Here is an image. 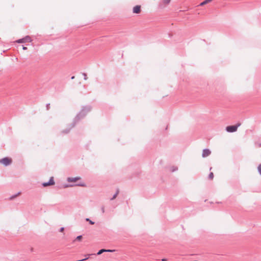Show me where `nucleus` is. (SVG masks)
Masks as SVG:
<instances>
[{
  "label": "nucleus",
  "mask_w": 261,
  "mask_h": 261,
  "mask_svg": "<svg viewBox=\"0 0 261 261\" xmlns=\"http://www.w3.org/2000/svg\"><path fill=\"white\" fill-rule=\"evenodd\" d=\"M91 110V108L90 106L83 107L82 110L75 117V121H79L80 119H83Z\"/></svg>",
  "instance_id": "f257e3e1"
},
{
  "label": "nucleus",
  "mask_w": 261,
  "mask_h": 261,
  "mask_svg": "<svg viewBox=\"0 0 261 261\" xmlns=\"http://www.w3.org/2000/svg\"><path fill=\"white\" fill-rule=\"evenodd\" d=\"M240 125V124H238L236 125L228 126L226 127V130L229 133H233L237 130L238 126Z\"/></svg>",
  "instance_id": "f03ea898"
},
{
  "label": "nucleus",
  "mask_w": 261,
  "mask_h": 261,
  "mask_svg": "<svg viewBox=\"0 0 261 261\" xmlns=\"http://www.w3.org/2000/svg\"><path fill=\"white\" fill-rule=\"evenodd\" d=\"M32 41V39L29 36H27L25 37L18 39L16 41L17 43H22L25 42H31Z\"/></svg>",
  "instance_id": "7ed1b4c3"
},
{
  "label": "nucleus",
  "mask_w": 261,
  "mask_h": 261,
  "mask_svg": "<svg viewBox=\"0 0 261 261\" xmlns=\"http://www.w3.org/2000/svg\"><path fill=\"white\" fill-rule=\"evenodd\" d=\"M11 163V159L7 157L0 160V163L3 164L5 166L10 165Z\"/></svg>",
  "instance_id": "20e7f679"
},
{
  "label": "nucleus",
  "mask_w": 261,
  "mask_h": 261,
  "mask_svg": "<svg viewBox=\"0 0 261 261\" xmlns=\"http://www.w3.org/2000/svg\"><path fill=\"white\" fill-rule=\"evenodd\" d=\"M55 184V181L54 180V177H51L48 182H45L42 184V186L44 187L54 185Z\"/></svg>",
  "instance_id": "39448f33"
},
{
  "label": "nucleus",
  "mask_w": 261,
  "mask_h": 261,
  "mask_svg": "<svg viewBox=\"0 0 261 261\" xmlns=\"http://www.w3.org/2000/svg\"><path fill=\"white\" fill-rule=\"evenodd\" d=\"M211 151L208 149H204L203 150L202 156L203 158H205L210 155Z\"/></svg>",
  "instance_id": "423d86ee"
},
{
  "label": "nucleus",
  "mask_w": 261,
  "mask_h": 261,
  "mask_svg": "<svg viewBox=\"0 0 261 261\" xmlns=\"http://www.w3.org/2000/svg\"><path fill=\"white\" fill-rule=\"evenodd\" d=\"M81 179L80 177H68L67 178V181L68 182H76L77 180Z\"/></svg>",
  "instance_id": "0eeeda50"
},
{
  "label": "nucleus",
  "mask_w": 261,
  "mask_h": 261,
  "mask_svg": "<svg viewBox=\"0 0 261 261\" xmlns=\"http://www.w3.org/2000/svg\"><path fill=\"white\" fill-rule=\"evenodd\" d=\"M140 6L139 5L136 6L133 8V13H139L140 12Z\"/></svg>",
  "instance_id": "6e6552de"
},
{
  "label": "nucleus",
  "mask_w": 261,
  "mask_h": 261,
  "mask_svg": "<svg viewBox=\"0 0 261 261\" xmlns=\"http://www.w3.org/2000/svg\"><path fill=\"white\" fill-rule=\"evenodd\" d=\"M74 186H78L81 187H85V184L84 183H79L75 185H66L65 186V188L69 187H73Z\"/></svg>",
  "instance_id": "1a4fd4ad"
},
{
  "label": "nucleus",
  "mask_w": 261,
  "mask_h": 261,
  "mask_svg": "<svg viewBox=\"0 0 261 261\" xmlns=\"http://www.w3.org/2000/svg\"><path fill=\"white\" fill-rule=\"evenodd\" d=\"M170 2V0H163L162 2V4L164 6L168 5Z\"/></svg>",
  "instance_id": "9d476101"
},
{
  "label": "nucleus",
  "mask_w": 261,
  "mask_h": 261,
  "mask_svg": "<svg viewBox=\"0 0 261 261\" xmlns=\"http://www.w3.org/2000/svg\"><path fill=\"white\" fill-rule=\"evenodd\" d=\"M106 249H101L97 253V255H100L101 254V253H103V252H106Z\"/></svg>",
  "instance_id": "9b49d317"
},
{
  "label": "nucleus",
  "mask_w": 261,
  "mask_h": 261,
  "mask_svg": "<svg viewBox=\"0 0 261 261\" xmlns=\"http://www.w3.org/2000/svg\"><path fill=\"white\" fill-rule=\"evenodd\" d=\"M119 193V191L117 190L116 193L113 195V197L111 199L112 200L115 199Z\"/></svg>",
  "instance_id": "f8f14e48"
},
{
  "label": "nucleus",
  "mask_w": 261,
  "mask_h": 261,
  "mask_svg": "<svg viewBox=\"0 0 261 261\" xmlns=\"http://www.w3.org/2000/svg\"><path fill=\"white\" fill-rule=\"evenodd\" d=\"M82 239V236H77L76 239L74 240V241H80Z\"/></svg>",
  "instance_id": "ddd939ff"
},
{
  "label": "nucleus",
  "mask_w": 261,
  "mask_h": 261,
  "mask_svg": "<svg viewBox=\"0 0 261 261\" xmlns=\"http://www.w3.org/2000/svg\"><path fill=\"white\" fill-rule=\"evenodd\" d=\"M177 169H178V168H177V167H174V166H173V167H172L171 168V171L172 172H174V171H177Z\"/></svg>",
  "instance_id": "4468645a"
},
{
  "label": "nucleus",
  "mask_w": 261,
  "mask_h": 261,
  "mask_svg": "<svg viewBox=\"0 0 261 261\" xmlns=\"http://www.w3.org/2000/svg\"><path fill=\"white\" fill-rule=\"evenodd\" d=\"M86 221L89 222V223H90V224L93 225V224H94V222H93L92 221H91V220L90 219H89V218H86Z\"/></svg>",
  "instance_id": "2eb2a0df"
},
{
  "label": "nucleus",
  "mask_w": 261,
  "mask_h": 261,
  "mask_svg": "<svg viewBox=\"0 0 261 261\" xmlns=\"http://www.w3.org/2000/svg\"><path fill=\"white\" fill-rule=\"evenodd\" d=\"M257 169L259 174L261 175V164L259 165Z\"/></svg>",
  "instance_id": "dca6fc26"
},
{
  "label": "nucleus",
  "mask_w": 261,
  "mask_h": 261,
  "mask_svg": "<svg viewBox=\"0 0 261 261\" xmlns=\"http://www.w3.org/2000/svg\"><path fill=\"white\" fill-rule=\"evenodd\" d=\"M214 177V174L213 172H211L209 174V178L212 179Z\"/></svg>",
  "instance_id": "f3484780"
},
{
  "label": "nucleus",
  "mask_w": 261,
  "mask_h": 261,
  "mask_svg": "<svg viewBox=\"0 0 261 261\" xmlns=\"http://www.w3.org/2000/svg\"><path fill=\"white\" fill-rule=\"evenodd\" d=\"M83 75L84 76V79L85 80H87V74L85 73H83Z\"/></svg>",
  "instance_id": "a211bd4d"
},
{
  "label": "nucleus",
  "mask_w": 261,
  "mask_h": 261,
  "mask_svg": "<svg viewBox=\"0 0 261 261\" xmlns=\"http://www.w3.org/2000/svg\"><path fill=\"white\" fill-rule=\"evenodd\" d=\"M106 252H114L115 250H110V249H108V250L106 249Z\"/></svg>",
  "instance_id": "6ab92c4d"
},
{
  "label": "nucleus",
  "mask_w": 261,
  "mask_h": 261,
  "mask_svg": "<svg viewBox=\"0 0 261 261\" xmlns=\"http://www.w3.org/2000/svg\"><path fill=\"white\" fill-rule=\"evenodd\" d=\"M64 230V227H61L60 229V232H63Z\"/></svg>",
  "instance_id": "aec40b11"
},
{
  "label": "nucleus",
  "mask_w": 261,
  "mask_h": 261,
  "mask_svg": "<svg viewBox=\"0 0 261 261\" xmlns=\"http://www.w3.org/2000/svg\"><path fill=\"white\" fill-rule=\"evenodd\" d=\"M69 132V130H64L63 131V132L65 133H68Z\"/></svg>",
  "instance_id": "412c9836"
},
{
  "label": "nucleus",
  "mask_w": 261,
  "mask_h": 261,
  "mask_svg": "<svg viewBox=\"0 0 261 261\" xmlns=\"http://www.w3.org/2000/svg\"><path fill=\"white\" fill-rule=\"evenodd\" d=\"M101 211L103 213H105V207L103 206L101 207Z\"/></svg>",
  "instance_id": "4be33fe9"
},
{
  "label": "nucleus",
  "mask_w": 261,
  "mask_h": 261,
  "mask_svg": "<svg viewBox=\"0 0 261 261\" xmlns=\"http://www.w3.org/2000/svg\"><path fill=\"white\" fill-rule=\"evenodd\" d=\"M87 259H88V258H84V259H81V260H79L77 261H84V260H86Z\"/></svg>",
  "instance_id": "5701e85b"
},
{
  "label": "nucleus",
  "mask_w": 261,
  "mask_h": 261,
  "mask_svg": "<svg viewBox=\"0 0 261 261\" xmlns=\"http://www.w3.org/2000/svg\"><path fill=\"white\" fill-rule=\"evenodd\" d=\"M22 49L23 50H26L27 49V48L26 47H25V46H23Z\"/></svg>",
  "instance_id": "b1692460"
},
{
  "label": "nucleus",
  "mask_w": 261,
  "mask_h": 261,
  "mask_svg": "<svg viewBox=\"0 0 261 261\" xmlns=\"http://www.w3.org/2000/svg\"><path fill=\"white\" fill-rule=\"evenodd\" d=\"M162 261H166L167 259L166 258H163L162 259Z\"/></svg>",
  "instance_id": "393cba45"
},
{
  "label": "nucleus",
  "mask_w": 261,
  "mask_h": 261,
  "mask_svg": "<svg viewBox=\"0 0 261 261\" xmlns=\"http://www.w3.org/2000/svg\"><path fill=\"white\" fill-rule=\"evenodd\" d=\"M49 104L47 105V106H46L47 110L49 109Z\"/></svg>",
  "instance_id": "a878e982"
},
{
  "label": "nucleus",
  "mask_w": 261,
  "mask_h": 261,
  "mask_svg": "<svg viewBox=\"0 0 261 261\" xmlns=\"http://www.w3.org/2000/svg\"><path fill=\"white\" fill-rule=\"evenodd\" d=\"M20 194V192H19V193H18L16 195L14 196V197H15L17 195H19V194Z\"/></svg>",
  "instance_id": "bb28decb"
},
{
  "label": "nucleus",
  "mask_w": 261,
  "mask_h": 261,
  "mask_svg": "<svg viewBox=\"0 0 261 261\" xmlns=\"http://www.w3.org/2000/svg\"><path fill=\"white\" fill-rule=\"evenodd\" d=\"M74 78V76H72V77H71V79H73Z\"/></svg>",
  "instance_id": "cd10ccee"
},
{
  "label": "nucleus",
  "mask_w": 261,
  "mask_h": 261,
  "mask_svg": "<svg viewBox=\"0 0 261 261\" xmlns=\"http://www.w3.org/2000/svg\"><path fill=\"white\" fill-rule=\"evenodd\" d=\"M74 123H75V121H75V120H74Z\"/></svg>",
  "instance_id": "c85d7f7f"
}]
</instances>
